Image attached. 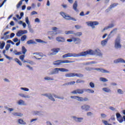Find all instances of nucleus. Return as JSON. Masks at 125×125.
I'll return each mask as SVG.
<instances>
[{"label":"nucleus","mask_w":125,"mask_h":125,"mask_svg":"<svg viewBox=\"0 0 125 125\" xmlns=\"http://www.w3.org/2000/svg\"><path fill=\"white\" fill-rule=\"evenodd\" d=\"M94 52L91 49L87 50V51L82 52L80 54L75 53L65 54L62 56V58H67V57H79V56H86V55H93Z\"/></svg>","instance_id":"1"},{"label":"nucleus","mask_w":125,"mask_h":125,"mask_svg":"<svg viewBox=\"0 0 125 125\" xmlns=\"http://www.w3.org/2000/svg\"><path fill=\"white\" fill-rule=\"evenodd\" d=\"M75 61H71L69 60H58L54 62L53 65L55 66H60V65H62V64L68 63H74Z\"/></svg>","instance_id":"2"},{"label":"nucleus","mask_w":125,"mask_h":125,"mask_svg":"<svg viewBox=\"0 0 125 125\" xmlns=\"http://www.w3.org/2000/svg\"><path fill=\"white\" fill-rule=\"evenodd\" d=\"M66 78H72L74 77H78V78H83V75L81 73H67L65 75Z\"/></svg>","instance_id":"3"},{"label":"nucleus","mask_w":125,"mask_h":125,"mask_svg":"<svg viewBox=\"0 0 125 125\" xmlns=\"http://www.w3.org/2000/svg\"><path fill=\"white\" fill-rule=\"evenodd\" d=\"M60 14L61 15H62V16L63 18L66 19V20H72V21H77V20H76V19L71 17V16L67 15L66 13L63 12H61Z\"/></svg>","instance_id":"4"},{"label":"nucleus","mask_w":125,"mask_h":125,"mask_svg":"<svg viewBox=\"0 0 125 125\" xmlns=\"http://www.w3.org/2000/svg\"><path fill=\"white\" fill-rule=\"evenodd\" d=\"M85 91V89H77L71 92L72 94H83Z\"/></svg>","instance_id":"5"},{"label":"nucleus","mask_w":125,"mask_h":125,"mask_svg":"<svg viewBox=\"0 0 125 125\" xmlns=\"http://www.w3.org/2000/svg\"><path fill=\"white\" fill-rule=\"evenodd\" d=\"M115 47L116 48H121L122 45L121 44V40L120 39H117L115 41Z\"/></svg>","instance_id":"6"},{"label":"nucleus","mask_w":125,"mask_h":125,"mask_svg":"<svg viewBox=\"0 0 125 125\" xmlns=\"http://www.w3.org/2000/svg\"><path fill=\"white\" fill-rule=\"evenodd\" d=\"M60 50H61V49L60 48H55L51 50V51H52V53H50V55H56L57 53H58Z\"/></svg>","instance_id":"7"},{"label":"nucleus","mask_w":125,"mask_h":125,"mask_svg":"<svg viewBox=\"0 0 125 125\" xmlns=\"http://www.w3.org/2000/svg\"><path fill=\"white\" fill-rule=\"evenodd\" d=\"M90 70H95L96 71H100V72H101V73H110V71L106 70L102 68H90Z\"/></svg>","instance_id":"8"},{"label":"nucleus","mask_w":125,"mask_h":125,"mask_svg":"<svg viewBox=\"0 0 125 125\" xmlns=\"http://www.w3.org/2000/svg\"><path fill=\"white\" fill-rule=\"evenodd\" d=\"M99 23L98 21H90L88 23V26H90V27H92V28H94L95 27L94 26H97Z\"/></svg>","instance_id":"9"},{"label":"nucleus","mask_w":125,"mask_h":125,"mask_svg":"<svg viewBox=\"0 0 125 125\" xmlns=\"http://www.w3.org/2000/svg\"><path fill=\"white\" fill-rule=\"evenodd\" d=\"M28 31L27 30H20L17 33V37H21L22 35H24V34H27Z\"/></svg>","instance_id":"10"},{"label":"nucleus","mask_w":125,"mask_h":125,"mask_svg":"<svg viewBox=\"0 0 125 125\" xmlns=\"http://www.w3.org/2000/svg\"><path fill=\"white\" fill-rule=\"evenodd\" d=\"M113 62L115 64H118V63H125V61L122 58H120L114 60Z\"/></svg>","instance_id":"11"},{"label":"nucleus","mask_w":125,"mask_h":125,"mask_svg":"<svg viewBox=\"0 0 125 125\" xmlns=\"http://www.w3.org/2000/svg\"><path fill=\"white\" fill-rule=\"evenodd\" d=\"M81 108L82 110H85V111H89V109H90V106L87 104H84L81 106Z\"/></svg>","instance_id":"12"},{"label":"nucleus","mask_w":125,"mask_h":125,"mask_svg":"<svg viewBox=\"0 0 125 125\" xmlns=\"http://www.w3.org/2000/svg\"><path fill=\"white\" fill-rule=\"evenodd\" d=\"M72 40H73V42H75V44H79L81 42V39L78 38H75V37L72 38Z\"/></svg>","instance_id":"13"},{"label":"nucleus","mask_w":125,"mask_h":125,"mask_svg":"<svg viewBox=\"0 0 125 125\" xmlns=\"http://www.w3.org/2000/svg\"><path fill=\"white\" fill-rule=\"evenodd\" d=\"M56 40L59 42H65V38L62 37H58Z\"/></svg>","instance_id":"14"},{"label":"nucleus","mask_w":125,"mask_h":125,"mask_svg":"<svg viewBox=\"0 0 125 125\" xmlns=\"http://www.w3.org/2000/svg\"><path fill=\"white\" fill-rule=\"evenodd\" d=\"M117 5H118V3H113L110 5L109 8L106 10V12H109V11H110L112 8H114V7L117 6Z\"/></svg>","instance_id":"15"},{"label":"nucleus","mask_w":125,"mask_h":125,"mask_svg":"<svg viewBox=\"0 0 125 125\" xmlns=\"http://www.w3.org/2000/svg\"><path fill=\"white\" fill-rule=\"evenodd\" d=\"M110 39V37L106 38L105 40H103L101 42V44L103 46H105V44H107V42H108V41Z\"/></svg>","instance_id":"16"},{"label":"nucleus","mask_w":125,"mask_h":125,"mask_svg":"<svg viewBox=\"0 0 125 125\" xmlns=\"http://www.w3.org/2000/svg\"><path fill=\"white\" fill-rule=\"evenodd\" d=\"M44 95V96H46V97H48L49 99L52 100V101H55V99H54L51 94H45Z\"/></svg>","instance_id":"17"},{"label":"nucleus","mask_w":125,"mask_h":125,"mask_svg":"<svg viewBox=\"0 0 125 125\" xmlns=\"http://www.w3.org/2000/svg\"><path fill=\"white\" fill-rule=\"evenodd\" d=\"M25 0V2H28L29 1V0H21L18 4L17 5V8H20L21 5H22V2Z\"/></svg>","instance_id":"18"},{"label":"nucleus","mask_w":125,"mask_h":125,"mask_svg":"<svg viewBox=\"0 0 125 125\" xmlns=\"http://www.w3.org/2000/svg\"><path fill=\"white\" fill-rule=\"evenodd\" d=\"M73 9H74V10H75V11H79V10H78V9H77V8L78 7V1H75L74 3L73 4Z\"/></svg>","instance_id":"19"},{"label":"nucleus","mask_w":125,"mask_h":125,"mask_svg":"<svg viewBox=\"0 0 125 125\" xmlns=\"http://www.w3.org/2000/svg\"><path fill=\"white\" fill-rule=\"evenodd\" d=\"M21 53H22V54H23L24 55H25V54H26V53L27 52V49H26V48H25V46H22L21 47Z\"/></svg>","instance_id":"20"},{"label":"nucleus","mask_w":125,"mask_h":125,"mask_svg":"<svg viewBox=\"0 0 125 125\" xmlns=\"http://www.w3.org/2000/svg\"><path fill=\"white\" fill-rule=\"evenodd\" d=\"M13 115L15 117H22V116H23V114H22V113H18V112L13 113Z\"/></svg>","instance_id":"21"},{"label":"nucleus","mask_w":125,"mask_h":125,"mask_svg":"<svg viewBox=\"0 0 125 125\" xmlns=\"http://www.w3.org/2000/svg\"><path fill=\"white\" fill-rule=\"evenodd\" d=\"M27 44H36V42L34 41L33 40H29L27 42Z\"/></svg>","instance_id":"22"},{"label":"nucleus","mask_w":125,"mask_h":125,"mask_svg":"<svg viewBox=\"0 0 125 125\" xmlns=\"http://www.w3.org/2000/svg\"><path fill=\"white\" fill-rule=\"evenodd\" d=\"M19 58L21 61H23L24 63H27V61H24V59L25 58V55L20 56Z\"/></svg>","instance_id":"23"},{"label":"nucleus","mask_w":125,"mask_h":125,"mask_svg":"<svg viewBox=\"0 0 125 125\" xmlns=\"http://www.w3.org/2000/svg\"><path fill=\"white\" fill-rule=\"evenodd\" d=\"M103 90L105 92H107V93L111 92V89L108 87H104L103 88Z\"/></svg>","instance_id":"24"},{"label":"nucleus","mask_w":125,"mask_h":125,"mask_svg":"<svg viewBox=\"0 0 125 125\" xmlns=\"http://www.w3.org/2000/svg\"><path fill=\"white\" fill-rule=\"evenodd\" d=\"M60 69L58 68H55L54 71L52 73V75L58 74L59 73Z\"/></svg>","instance_id":"25"},{"label":"nucleus","mask_w":125,"mask_h":125,"mask_svg":"<svg viewBox=\"0 0 125 125\" xmlns=\"http://www.w3.org/2000/svg\"><path fill=\"white\" fill-rule=\"evenodd\" d=\"M85 91H86L88 93H94V90L90 89H85Z\"/></svg>","instance_id":"26"},{"label":"nucleus","mask_w":125,"mask_h":125,"mask_svg":"<svg viewBox=\"0 0 125 125\" xmlns=\"http://www.w3.org/2000/svg\"><path fill=\"white\" fill-rule=\"evenodd\" d=\"M19 105H26L25 102L22 100H20L18 102Z\"/></svg>","instance_id":"27"},{"label":"nucleus","mask_w":125,"mask_h":125,"mask_svg":"<svg viewBox=\"0 0 125 125\" xmlns=\"http://www.w3.org/2000/svg\"><path fill=\"white\" fill-rule=\"evenodd\" d=\"M114 27V24L112 23L109 24L107 27H105L104 29V30H107V29H111Z\"/></svg>","instance_id":"28"},{"label":"nucleus","mask_w":125,"mask_h":125,"mask_svg":"<svg viewBox=\"0 0 125 125\" xmlns=\"http://www.w3.org/2000/svg\"><path fill=\"white\" fill-rule=\"evenodd\" d=\"M100 80L101 82H103V83H106V82H108V80L107 79L103 77H101L100 78Z\"/></svg>","instance_id":"29"},{"label":"nucleus","mask_w":125,"mask_h":125,"mask_svg":"<svg viewBox=\"0 0 125 125\" xmlns=\"http://www.w3.org/2000/svg\"><path fill=\"white\" fill-rule=\"evenodd\" d=\"M15 61L16 62H17V63H18V64L20 65V66H22V62H21L20 61V60H19V59L16 58L15 59Z\"/></svg>","instance_id":"30"},{"label":"nucleus","mask_w":125,"mask_h":125,"mask_svg":"<svg viewBox=\"0 0 125 125\" xmlns=\"http://www.w3.org/2000/svg\"><path fill=\"white\" fill-rule=\"evenodd\" d=\"M96 52L97 53V55H98L99 56H102V53H101V51L100 50H96Z\"/></svg>","instance_id":"31"},{"label":"nucleus","mask_w":125,"mask_h":125,"mask_svg":"<svg viewBox=\"0 0 125 125\" xmlns=\"http://www.w3.org/2000/svg\"><path fill=\"white\" fill-rule=\"evenodd\" d=\"M27 39V36L26 35H23L22 36L21 38V42H24Z\"/></svg>","instance_id":"32"},{"label":"nucleus","mask_w":125,"mask_h":125,"mask_svg":"<svg viewBox=\"0 0 125 125\" xmlns=\"http://www.w3.org/2000/svg\"><path fill=\"white\" fill-rule=\"evenodd\" d=\"M59 69L61 72H69V70L65 68H61Z\"/></svg>","instance_id":"33"},{"label":"nucleus","mask_w":125,"mask_h":125,"mask_svg":"<svg viewBox=\"0 0 125 125\" xmlns=\"http://www.w3.org/2000/svg\"><path fill=\"white\" fill-rule=\"evenodd\" d=\"M74 36H77L78 37H80L81 36H82V35H83V33H82V32H77L76 33H73Z\"/></svg>","instance_id":"34"},{"label":"nucleus","mask_w":125,"mask_h":125,"mask_svg":"<svg viewBox=\"0 0 125 125\" xmlns=\"http://www.w3.org/2000/svg\"><path fill=\"white\" fill-rule=\"evenodd\" d=\"M75 83H76V82L75 81H72V82H68L66 83V84H67L68 85H72L73 84H75Z\"/></svg>","instance_id":"35"},{"label":"nucleus","mask_w":125,"mask_h":125,"mask_svg":"<svg viewBox=\"0 0 125 125\" xmlns=\"http://www.w3.org/2000/svg\"><path fill=\"white\" fill-rule=\"evenodd\" d=\"M4 45H5V42H3L0 45V49H3V47H4Z\"/></svg>","instance_id":"36"},{"label":"nucleus","mask_w":125,"mask_h":125,"mask_svg":"<svg viewBox=\"0 0 125 125\" xmlns=\"http://www.w3.org/2000/svg\"><path fill=\"white\" fill-rule=\"evenodd\" d=\"M77 99H78L77 100L78 101H80V102L83 101V98L82 97L78 96Z\"/></svg>","instance_id":"37"},{"label":"nucleus","mask_w":125,"mask_h":125,"mask_svg":"<svg viewBox=\"0 0 125 125\" xmlns=\"http://www.w3.org/2000/svg\"><path fill=\"white\" fill-rule=\"evenodd\" d=\"M89 85L90 86V87H91V88H94L95 85L94 84V83H92V82H90L89 83Z\"/></svg>","instance_id":"38"},{"label":"nucleus","mask_w":125,"mask_h":125,"mask_svg":"<svg viewBox=\"0 0 125 125\" xmlns=\"http://www.w3.org/2000/svg\"><path fill=\"white\" fill-rule=\"evenodd\" d=\"M44 79L46 81H53V80H54L53 78H51L48 77H46Z\"/></svg>","instance_id":"39"},{"label":"nucleus","mask_w":125,"mask_h":125,"mask_svg":"<svg viewBox=\"0 0 125 125\" xmlns=\"http://www.w3.org/2000/svg\"><path fill=\"white\" fill-rule=\"evenodd\" d=\"M19 123L20 124V125H25V122L22 119H19Z\"/></svg>","instance_id":"40"},{"label":"nucleus","mask_w":125,"mask_h":125,"mask_svg":"<svg viewBox=\"0 0 125 125\" xmlns=\"http://www.w3.org/2000/svg\"><path fill=\"white\" fill-rule=\"evenodd\" d=\"M25 22L27 24V25H30V21H29V18L28 17L25 18Z\"/></svg>","instance_id":"41"},{"label":"nucleus","mask_w":125,"mask_h":125,"mask_svg":"<svg viewBox=\"0 0 125 125\" xmlns=\"http://www.w3.org/2000/svg\"><path fill=\"white\" fill-rule=\"evenodd\" d=\"M65 34L66 35H70V34H74V31H66Z\"/></svg>","instance_id":"42"},{"label":"nucleus","mask_w":125,"mask_h":125,"mask_svg":"<svg viewBox=\"0 0 125 125\" xmlns=\"http://www.w3.org/2000/svg\"><path fill=\"white\" fill-rule=\"evenodd\" d=\"M76 83H84V81L78 79L77 80Z\"/></svg>","instance_id":"43"},{"label":"nucleus","mask_w":125,"mask_h":125,"mask_svg":"<svg viewBox=\"0 0 125 125\" xmlns=\"http://www.w3.org/2000/svg\"><path fill=\"white\" fill-rule=\"evenodd\" d=\"M53 95L54 96L55 98H58V99H64L63 97L61 99L60 97H58L57 95H55V94H53Z\"/></svg>","instance_id":"44"},{"label":"nucleus","mask_w":125,"mask_h":125,"mask_svg":"<svg viewBox=\"0 0 125 125\" xmlns=\"http://www.w3.org/2000/svg\"><path fill=\"white\" fill-rule=\"evenodd\" d=\"M22 90H24V91H29V89L26 87H21V88Z\"/></svg>","instance_id":"45"},{"label":"nucleus","mask_w":125,"mask_h":125,"mask_svg":"<svg viewBox=\"0 0 125 125\" xmlns=\"http://www.w3.org/2000/svg\"><path fill=\"white\" fill-rule=\"evenodd\" d=\"M117 92L118 93H119V94H123V90L121 89H118L117 90Z\"/></svg>","instance_id":"46"},{"label":"nucleus","mask_w":125,"mask_h":125,"mask_svg":"<svg viewBox=\"0 0 125 125\" xmlns=\"http://www.w3.org/2000/svg\"><path fill=\"white\" fill-rule=\"evenodd\" d=\"M20 96H21V97H23V98H27L28 97V96H25V95L23 94H19Z\"/></svg>","instance_id":"47"},{"label":"nucleus","mask_w":125,"mask_h":125,"mask_svg":"<svg viewBox=\"0 0 125 125\" xmlns=\"http://www.w3.org/2000/svg\"><path fill=\"white\" fill-rule=\"evenodd\" d=\"M9 47H10V44H7L5 46V49H6V50H8V49H9Z\"/></svg>","instance_id":"48"},{"label":"nucleus","mask_w":125,"mask_h":125,"mask_svg":"<svg viewBox=\"0 0 125 125\" xmlns=\"http://www.w3.org/2000/svg\"><path fill=\"white\" fill-rule=\"evenodd\" d=\"M116 117L117 118H121L122 117V115H121V114L117 113H116Z\"/></svg>","instance_id":"49"},{"label":"nucleus","mask_w":125,"mask_h":125,"mask_svg":"<svg viewBox=\"0 0 125 125\" xmlns=\"http://www.w3.org/2000/svg\"><path fill=\"white\" fill-rule=\"evenodd\" d=\"M39 114H40V112L39 111L33 112V115H35V116H37V115H39Z\"/></svg>","instance_id":"50"},{"label":"nucleus","mask_w":125,"mask_h":125,"mask_svg":"<svg viewBox=\"0 0 125 125\" xmlns=\"http://www.w3.org/2000/svg\"><path fill=\"white\" fill-rule=\"evenodd\" d=\"M83 118H78L77 120H78V122H79V123H81V122H82V121H83Z\"/></svg>","instance_id":"51"},{"label":"nucleus","mask_w":125,"mask_h":125,"mask_svg":"<svg viewBox=\"0 0 125 125\" xmlns=\"http://www.w3.org/2000/svg\"><path fill=\"white\" fill-rule=\"evenodd\" d=\"M82 26H81V25H75V27L76 28V29H81Z\"/></svg>","instance_id":"52"},{"label":"nucleus","mask_w":125,"mask_h":125,"mask_svg":"<svg viewBox=\"0 0 125 125\" xmlns=\"http://www.w3.org/2000/svg\"><path fill=\"white\" fill-rule=\"evenodd\" d=\"M13 41L14 42H18V38H15L13 39Z\"/></svg>","instance_id":"53"},{"label":"nucleus","mask_w":125,"mask_h":125,"mask_svg":"<svg viewBox=\"0 0 125 125\" xmlns=\"http://www.w3.org/2000/svg\"><path fill=\"white\" fill-rule=\"evenodd\" d=\"M22 54V52H18L15 53L16 55H21Z\"/></svg>","instance_id":"54"},{"label":"nucleus","mask_w":125,"mask_h":125,"mask_svg":"<svg viewBox=\"0 0 125 125\" xmlns=\"http://www.w3.org/2000/svg\"><path fill=\"white\" fill-rule=\"evenodd\" d=\"M101 116L102 118H106V116L105 115V114H104V113H102V114H101Z\"/></svg>","instance_id":"55"},{"label":"nucleus","mask_w":125,"mask_h":125,"mask_svg":"<svg viewBox=\"0 0 125 125\" xmlns=\"http://www.w3.org/2000/svg\"><path fill=\"white\" fill-rule=\"evenodd\" d=\"M35 14H38V13L35 11H33L31 12V15H35Z\"/></svg>","instance_id":"56"},{"label":"nucleus","mask_w":125,"mask_h":125,"mask_svg":"<svg viewBox=\"0 0 125 125\" xmlns=\"http://www.w3.org/2000/svg\"><path fill=\"white\" fill-rule=\"evenodd\" d=\"M117 30H118L117 28H114L112 31L110 32V33L109 34V36L111 35V34H112V33H113L114 32H115V31H117Z\"/></svg>","instance_id":"57"},{"label":"nucleus","mask_w":125,"mask_h":125,"mask_svg":"<svg viewBox=\"0 0 125 125\" xmlns=\"http://www.w3.org/2000/svg\"><path fill=\"white\" fill-rule=\"evenodd\" d=\"M71 98H72V99H77L78 98V96H71Z\"/></svg>","instance_id":"58"},{"label":"nucleus","mask_w":125,"mask_h":125,"mask_svg":"<svg viewBox=\"0 0 125 125\" xmlns=\"http://www.w3.org/2000/svg\"><path fill=\"white\" fill-rule=\"evenodd\" d=\"M36 41L37 42H42V41L41 39H36Z\"/></svg>","instance_id":"59"},{"label":"nucleus","mask_w":125,"mask_h":125,"mask_svg":"<svg viewBox=\"0 0 125 125\" xmlns=\"http://www.w3.org/2000/svg\"><path fill=\"white\" fill-rule=\"evenodd\" d=\"M92 115V113L91 112H88L87 113V116H91Z\"/></svg>","instance_id":"60"},{"label":"nucleus","mask_w":125,"mask_h":125,"mask_svg":"<svg viewBox=\"0 0 125 125\" xmlns=\"http://www.w3.org/2000/svg\"><path fill=\"white\" fill-rule=\"evenodd\" d=\"M10 25H11V26H14V21H11L10 23Z\"/></svg>","instance_id":"61"},{"label":"nucleus","mask_w":125,"mask_h":125,"mask_svg":"<svg viewBox=\"0 0 125 125\" xmlns=\"http://www.w3.org/2000/svg\"><path fill=\"white\" fill-rule=\"evenodd\" d=\"M36 22H37L38 23H40V19L39 18H36L35 20Z\"/></svg>","instance_id":"62"},{"label":"nucleus","mask_w":125,"mask_h":125,"mask_svg":"<svg viewBox=\"0 0 125 125\" xmlns=\"http://www.w3.org/2000/svg\"><path fill=\"white\" fill-rule=\"evenodd\" d=\"M14 36H15V34H14V33H12L10 35V38H13Z\"/></svg>","instance_id":"63"},{"label":"nucleus","mask_w":125,"mask_h":125,"mask_svg":"<svg viewBox=\"0 0 125 125\" xmlns=\"http://www.w3.org/2000/svg\"><path fill=\"white\" fill-rule=\"evenodd\" d=\"M83 101H88V98L86 97L83 98Z\"/></svg>","instance_id":"64"}]
</instances>
